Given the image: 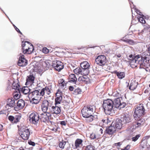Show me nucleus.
I'll return each instance as SVG.
<instances>
[{"label":"nucleus","mask_w":150,"mask_h":150,"mask_svg":"<svg viewBox=\"0 0 150 150\" xmlns=\"http://www.w3.org/2000/svg\"><path fill=\"white\" fill-rule=\"evenodd\" d=\"M52 65L56 70L58 71H60L64 68L63 63L57 60L53 61Z\"/></svg>","instance_id":"9d476101"},{"label":"nucleus","mask_w":150,"mask_h":150,"mask_svg":"<svg viewBox=\"0 0 150 150\" xmlns=\"http://www.w3.org/2000/svg\"><path fill=\"white\" fill-rule=\"evenodd\" d=\"M64 82V79H60L59 81V83L62 84Z\"/></svg>","instance_id":"4d7b16f0"},{"label":"nucleus","mask_w":150,"mask_h":150,"mask_svg":"<svg viewBox=\"0 0 150 150\" xmlns=\"http://www.w3.org/2000/svg\"><path fill=\"white\" fill-rule=\"evenodd\" d=\"M106 52L107 53H109V52H110L109 50L108 51H107Z\"/></svg>","instance_id":"774afa93"},{"label":"nucleus","mask_w":150,"mask_h":150,"mask_svg":"<svg viewBox=\"0 0 150 150\" xmlns=\"http://www.w3.org/2000/svg\"><path fill=\"white\" fill-rule=\"evenodd\" d=\"M80 67L83 70L85 76L87 75L89 73V69L90 65L87 61H84L80 64Z\"/></svg>","instance_id":"f8f14e48"},{"label":"nucleus","mask_w":150,"mask_h":150,"mask_svg":"<svg viewBox=\"0 0 150 150\" xmlns=\"http://www.w3.org/2000/svg\"><path fill=\"white\" fill-rule=\"evenodd\" d=\"M82 91L80 88H78L74 90L73 93V94L75 95H76L81 93Z\"/></svg>","instance_id":"473e14b6"},{"label":"nucleus","mask_w":150,"mask_h":150,"mask_svg":"<svg viewBox=\"0 0 150 150\" xmlns=\"http://www.w3.org/2000/svg\"><path fill=\"white\" fill-rule=\"evenodd\" d=\"M83 141L81 139H77L75 142V148L76 149L79 147L80 145L81 144Z\"/></svg>","instance_id":"c85d7f7f"},{"label":"nucleus","mask_w":150,"mask_h":150,"mask_svg":"<svg viewBox=\"0 0 150 150\" xmlns=\"http://www.w3.org/2000/svg\"><path fill=\"white\" fill-rule=\"evenodd\" d=\"M56 97L62 96V93L58 89L56 93Z\"/></svg>","instance_id":"58836bf2"},{"label":"nucleus","mask_w":150,"mask_h":150,"mask_svg":"<svg viewBox=\"0 0 150 150\" xmlns=\"http://www.w3.org/2000/svg\"><path fill=\"white\" fill-rule=\"evenodd\" d=\"M123 41L131 45H133L135 44V42L134 41L130 39L124 40Z\"/></svg>","instance_id":"72a5a7b5"},{"label":"nucleus","mask_w":150,"mask_h":150,"mask_svg":"<svg viewBox=\"0 0 150 150\" xmlns=\"http://www.w3.org/2000/svg\"><path fill=\"white\" fill-rule=\"evenodd\" d=\"M60 124L62 125H65L66 123L65 121H62L60 122Z\"/></svg>","instance_id":"5fc2aeb1"},{"label":"nucleus","mask_w":150,"mask_h":150,"mask_svg":"<svg viewBox=\"0 0 150 150\" xmlns=\"http://www.w3.org/2000/svg\"><path fill=\"white\" fill-rule=\"evenodd\" d=\"M25 43H27L28 44L30 45H31V43L28 41H25V42L23 41L22 42V49H23V48H24L25 46L26 45L25 44Z\"/></svg>","instance_id":"a18cd8bd"},{"label":"nucleus","mask_w":150,"mask_h":150,"mask_svg":"<svg viewBox=\"0 0 150 150\" xmlns=\"http://www.w3.org/2000/svg\"><path fill=\"white\" fill-rule=\"evenodd\" d=\"M17 106L14 107V110L18 111L19 108H22L25 105V102L22 99L19 100L17 102Z\"/></svg>","instance_id":"f3484780"},{"label":"nucleus","mask_w":150,"mask_h":150,"mask_svg":"<svg viewBox=\"0 0 150 150\" xmlns=\"http://www.w3.org/2000/svg\"><path fill=\"white\" fill-rule=\"evenodd\" d=\"M95 61L99 66L104 65L107 62L106 57L104 55H99L96 58Z\"/></svg>","instance_id":"9b49d317"},{"label":"nucleus","mask_w":150,"mask_h":150,"mask_svg":"<svg viewBox=\"0 0 150 150\" xmlns=\"http://www.w3.org/2000/svg\"><path fill=\"white\" fill-rule=\"evenodd\" d=\"M44 89L45 91H46L47 92V94L49 95L50 93V88L47 87H46Z\"/></svg>","instance_id":"de8ad7c7"},{"label":"nucleus","mask_w":150,"mask_h":150,"mask_svg":"<svg viewBox=\"0 0 150 150\" xmlns=\"http://www.w3.org/2000/svg\"><path fill=\"white\" fill-rule=\"evenodd\" d=\"M145 109L143 104H140L138 105L135 109L133 115L135 120H138L145 114Z\"/></svg>","instance_id":"20e7f679"},{"label":"nucleus","mask_w":150,"mask_h":150,"mask_svg":"<svg viewBox=\"0 0 150 150\" xmlns=\"http://www.w3.org/2000/svg\"><path fill=\"white\" fill-rule=\"evenodd\" d=\"M123 124L121 119L117 118L115 121L112 122L111 125L113 127H114L116 130L117 129H120L122 127V125Z\"/></svg>","instance_id":"ddd939ff"},{"label":"nucleus","mask_w":150,"mask_h":150,"mask_svg":"<svg viewBox=\"0 0 150 150\" xmlns=\"http://www.w3.org/2000/svg\"><path fill=\"white\" fill-rule=\"evenodd\" d=\"M52 105V104L50 100H44L42 104V110L44 112L49 110V112L52 114L57 115L60 114L61 111V107L56 105L55 106Z\"/></svg>","instance_id":"f03ea898"},{"label":"nucleus","mask_w":150,"mask_h":150,"mask_svg":"<svg viewBox=\"0 0 150 150\" xmlns=\"http://www.w3.org/2000/svg\"><path fill=\"white\" fill-rule=\"evenodd\" d=\"M33 70L35 72H37V71L38 70V69H37V66L34 67Z\"/></svg>","instance_id":"bf43d9fd"},{"label":"nucleus","mask_w":150,"mask_h":150,"mask_svg":"<svg viewBox=\"0 0 150 150\" xmlns=\"http://www.w3.org/2000/svg\"><path fill=\"white\" fill-rule=\"evenodd\" d=\"M146 47H147V51L149 53L150 55V45H146Z\"/></svg>","instance_id":"864d4df0"},{"label":"nucleus","mask_w":150,"mask_h":150,"mask_svg":"<svg viewBox=\"0 0 150 150\" xmlns=\"http://www.w3.org/2000/svg\"><path fill=\"white\" fill-rule=\"evenodd\" d=\"M30 121L31 123L37 125L38 122L40 117L38 113L35 112L30 114Z\"/></svg>","instance_id":"1a4fd4ad"},{"label":"nucleus","mask_w":150,"mask_h":150,"mask_svg":"<svg viewBox=\"0 0 150 150\" xmlns=\"http://www.w3.org/2000/svg\"><path fill=\"white\" fill-rule=\"evenodd\" d=\"M20 95V91L19 89L15 90V92L14 93L13 98L14 100H17L19 98Z\"/></svg>","instance_id":"cd10ccee"},{"label":"nucleus","mask_w":150,"mask_h":150,"mask_svg":"<svg viewBox=\"0 0 150 150\" xmlns=\"http://www.w3.org/2000/svg\"><path fill=\"white\" fill-rule=\"evenodd\" d=\"M94 148L92 145H89L86 146L85 150H95Z\"/></svg>","instance_id":"4c0bfd02"},{"label":"nucleus","mask_w":150,"mask_h":150,"mask_svg":"<svg viewBox=\"0 0 150 150\" xmlns=\"http://www.w3.org/2000/svg\"><path fill=\"white\" fill-rule=\"evenodd\" d=\"M12 84V87L13 89H15V90L20 89V86L19 82L16 83L14 81Z\"/></svg>","instance_id":"bb28decb"},{"label":"nucleus","mask_w":150,"mask_h":150,"mask_svg":"<svg viewBox=\"0 0 150 150\" xmlns=\"http://www.w3.org/2000/svg\"><path fill=\"white\" fill-rule=\"evenodd\" d=\"M21 131L19 132L20 135L24 140L28 139L30 135V133L28 127L23 126L21 129Z\"/></svg>","instance_id":"423d86ee"},{"label":"nucleus","mask_w":150,"mask_h":150,"mask_svg":"<svg viewBox=\"0 0 150 150\" xmlns=\"http://www.w3.org/2000/svg\"><path fill=\"white\" fill-rule=\"evenodd\" d=\"M28 143L30 145L34 146L35 145V143L33 142L32 141L30 140L28 141Z\"/></svg>","instance_id":"09e8293b"},{"label":"nucleus","mask_w":150,"mask_h":150,"mask_svg":"<svg viewBox=\"0 0 150 150\" xmlns=\"http://www.w3.org/2000/svg\"><path fill=\"white\" fill-rule=\"evenodd\" d=\"M22 49L24 54H30L34 50L33 46L32 44H31L30 47H29L28 49H25L24 48H23Z\"/></svg>","instance_id":"4be33fe9"},{"label":"nucleus","mask_w":150,"mask_h":150,"mask_svg":"<svg viewBox=\"0 0 150 150\" xmlns=\"http://www.w3.org/2000/svg\"><path fill=\"white\" fill-rule=\"evenodd\" d=\"M15 101L14 98H9L8 99L7 104L6 106V107L8 106L11 107H14L16 106L15 105Z\"/></svg>","instance_id":"aec40b11"},{"label":"nucleus","mask_w":150,"mask_h":150,"mask_svg":"<svg viewBox=\"0 0 150 150\" xmlns=\"http://www.w3.org/2000/svg\"><path fill=\"white\" fill-rule=\"evenodd\" d=\"M13 26L14 27L15 29L16 30V31L19 33H20L21 35H22V33L20 31L19 29H18L13 24Z\"/></svg>","instance_id":"c03bdc74"},{"label":"nucleus","mask_w":150,"mask_h":150,"mask_svg":"<svg viewBox=\"0 0 150 150\" xmlns=\"http://www.w3.org/2000/svg\"><path fill=\"white\" fill-rule=\"evenodd\" d=\"M113 73L115 74L119 79H122L124 78L125 76V73L123 72L117 71H115L113 72Z\"/></svg>","instance_id":"a878e982"},{"label":"nucleus","mask_w":150,"mask_h":150,"mask_svg":"<svg viewBox=\"0 0 150 150\" xmlns=\"http://www.w3.org/2000/svg\"><path fill=\"white\" fill-rule=\"evenodd\" d=\"M116 131L115 128L111 125L106 128L105 132L109 135H112Z\"/></svg>","instance_id":"6ab92c4d"},{"label":"nucleus","mask_w":150,"mask_h":150,"mask_svg":"<svg viewBox=\"0 0 150 150\" xmlns=\"http://www.w3.org/2000/svg\"><path fill=\"white\" fill-rule=\"evenodd\" d=\"M28 79L27 80L26 82H27L28 81L32 83L33 82L35 79V77L33 75H30L28 77Z\"/></svg>","instance_id":"f704fd0d"},{"label":"nucleus","mask_w":150,"mask_h":150,"mask_svg":"<svg viewBox=\"0 0 150 150\" xmlns=\"http://www.w3.org/2000/svg\"><path fill=\"white\" fill-rule=\"evenodd\" d=\"M65 144V141L63 140H62V141L59 142V147L62 149H63Z\"/></svg>","instance_id":"c9c22d12"},{"label":"nucleus","mask_w":150,"mask_h":150,"mask_svg":"<svg viewBox=\"0 0 150 150\" xmlns=\"http://www.w3.org/2000/svg\"><path fill=\"white\" fill-rule=\"evenodd\" d=\"M113 101L110 99H108L104 101L103 107L106 114L110 115L114 107Z\"/></svg>","instance_id":"7ed1b4c3"},{"label":"nucleus","mask_w":150,"mask_h":150,"mask_svg":"<svg viewBox=\"0 0 150 150\" xmlns=\"http://www.w3.org/2000/svg\"><path fill=\"white\" fill-rule=\"evenodd\" d=\"M138 85L137 82L132 80L129 87V89L133 91L136 89Z\"/></svg>","instance_id":"5701e85b"},{"label":"nucleus","mask_w":150,"mask_h":150,"mask_svg":"<svg viewBox=\"0 0 150 150\" xmlns=\"http://www.w3.org/2000/svg\"><path fill=\"white\" fill-rule=\"evenodd\" d=\"M141 136L140 134H138L136 136L133 137L132 139V141L134 142H136Z\"/></svg>","instance_id":"ea45409f"},{"label":"nucleus","mask_w":150,"mask_h":150,"mask_svg":"<svg viewBox=\"0 0 150 150\" xmlns=\"http://www.w3.org/2000/svg\"><path fill=\"white\" fill-rule=\"evenodd\" d=\"M141 125V123L139 122H136L135 123V124H134V125L135 126V127H138L140 126Z\"/></svg>","instance_id":"3c124183"},{"label":"nucleus","mask_w":150,"mask_h":150,"mask_svg":"<svg viewBox=\"0 0 150 150\" xmlns=\"http://www.w3.org/2000/svg\"><path fill=\"white\" fill-rule=\"evenodd\" d=\"M121 55L120 54H118L117 55V57H118L120 58L121 57Z\"/></svg>","instance_id":"69168bd1"},{"label":"nucleus","mask_w":150,"mask_h":150,"mask_svg":"<svg viewBox=\"0 0 150 150\" xmlns=\"http://www.w3.org/2000/svg\"><path fill=\"white\" fill-rule=\"evenodd\" d=\"M69 88L70 91H72L73 90L74 88L73 86H70L69 87Z\"/></svg>","instance_id":"6e6d98bb"},{"label":"nucleus","mask_w":150,"mask_h":150,"mask_svg":"<svg viewBox=\"0 0 150 150\" xmlns=\"http://www.w3.org/2000/svg\"><path fill=\"white\" fill-rule=\"evenodd\" d=\"M100 132H101V134H103V129H102V128H100Z\"/></svg>","instance_id":"0e129e2a"},{"label":"nucleus","mask_w":150,"mask_h":150,"mask_svg":"<svg viewBox=\"0 0 150 150\" xmlns=\"http://www.w3.org/2000/svg\"><path fill=\"white\" fill-rule=\"evenodd\" d=\"M3 126L0 124V131H2L3 130Z\"/></svg>","instance_id":"052dcab7"},{"label":"nucleus","mask_w":150,"mask_h":150,"mask_svg":"<svg viewBox=\"0 0 150 150\" xmlns=\"http://www.w3.org/2000/svg\"><path fill=\"white\" fill-rule=\"evenodd\" d=\"M28 64V61L24 57L23 55L20 56L18 62V64L19 66L24 67L26 66Z\"/></svg>","instance_id":"dca6fc26"},{"label":"nucleus","mask_w":150,"mask_h":150,"mask_svg":"<svg viewBox=\"0 0 150 150\" xmlns=\"http://www.w3.org/2000/svg\"><path fill=\"white\" fill-rule=\"evenodd\" d=\"M61 86L64 87V86H66V84L65 83V82H64L63 83H62L61 84Z\"/></svg>","instance_id":"e2e57ef3"},{"label":"nucleus","mask_w":150,"mask_h":150,"mask_svg":"<svg viewBox=\"0 0 150 150\" xmlns=\"http://www.w3.org/2000/svg\"><path fill=\"white\" fill-rule=\"evenodd\" d=\"M115 146H121V145L122 144V143H121V142H118L117 143H115Z\"/></svg>","instance_id":"13d9d810"},{"label":"nucleus","mask_w":150,"mask_h":150,"mask_svg":"<svg viewBox=\"0 0 150 150\" xmlns=\"http://www.w3.org/2000/svg\"><path fill=\"white\" fill-rule=\"evenodd\" d=\"M130 145H127L126 147L124 148L125 150H129L130 148Z\"/></svg>","instance_id":"603ef678"},{"label":"nucleus","mask_w":150,"mask_h":150,"mask_svg":"<svg viewBox=\"0 0 150 150\" xmlns=\"http://www.w3.org/2000/svg\"><path fill=\"white\" fill-rule=\"evenodd\" d=\"M113 102L114 108H118L119 110L124 108L126 105V103L123 102L122 98H117L115 99Z\"/></svg>","instance_id":"0eeeda50"},{"label":"nucleus","mask_w":150,"mask_h":150,"mask_svg":"<svg viewBox=\"0 0 150 150\" xmlns=\"http://www.w3.org/2000/svg\"><path fill=\"white\" fill-rule=\"evenodd\" d=\"M128 58L129 64L132 68L137 67V64H139L140 67H145L149 60V58L146 56L140 57L139 55L135 56L132 54L129 55Z\"/></svg>","instance_id":"f257e3e1"},{"label":"nucleus","mask_w":150,"mask_h":150,"mask_svg":"<svg viewBox=\"0 0 150 150\" xmlns=\"http://www.w3.org/2000/svg\"><path fill=\"white\" fill-rule=\"evenodd\" d=\"M47 113L48 114H50V112H47V111L44 112V113H42L40 114L39 116L40 119L41 120L44 122H48L49 121V116H48Z\"/></svg>","instance_id":"2eb2a0df"},{"label":"nucleus","mask_w":150,"mask_h":150,"mask_svg":"<svg viewBox=\"0 0 150 150\" xmlns=\"http://www.w3.org/2000/svg\"><path fill=\"white\" fill-rule=\"evenodd\" d=\"M135 11L137 13L140 15L141 16L144 17V15L142 14V13L139 10L137 9V8H134Z\"/></svg>","instance_id":"a19ab883"},{"label":"nucleus","mask_w":150,"mask_h":150,"mask_svg":"<svg viewBox=\"0 0 150 150\" xmlns=\"http://www.w3.org/2000/svg\"><path fill=\"white\" fill-rule=\"evenodd\" d=\"M128 1L129 2V4H130V6H131V8H132V6H131V4H133V2H132V1H130L131 0H128Z\"/></svg>","instance_id":"680f3d73"},{"label":"nucleus","mask_w":150,"mask_h":150,"mask_svg":"<svg viewBox=\"0 0 150 150\" xmlns=\"http://www.w3.org/2000/svg\"><path fill=\"white\" fill-rule=\"evenodd\" d=\"M84 117L86 118V120L88 122H91L93 120L94 117L91 115L90 116L88 115L87 117Z\"/></svg>","instance_id":"c756f323"},{"label":"nucleus","mask_w":150,"mask_h":150,"mask_svg":"<svg viewBox=\"0 0 150 150\" xmlns=\"http://www.w3.org/2000/svg\"><path fill=\"white\" fill-rule=\"evenodd\" d=\"M20 91L22 92L23 93L25 94H27L31 92V90L27 86H25L23 87H20L19 89Z\"/></svg>","instance_id":"393cba45"},{"label":"nucleus","mask_w":150,"mask_h":150,"mask_svg":"<svg viewBox=\"0 0 150 150\" xmlns=\"http://www.w3.org/2000/svg\"><path fill=\"white\" fill-rule=\"evenodd\" d=\"M69 82L76 84L77 79L76 75L74 74H71L69 75Z\"/></svg>","instance_id":"412c9836"},{"label":"nucleus","mask_w":150,"mask_h":150,"mask_svg":"<svg viewBox=\"0 0 150 150\" xmlns=\"http://www.w3.org/2000/svg\"><path fill=\"white\" fill-rule=\"evenodd\" d=\"M49 50L46 47H44L42 49V52L43 53L47 54L49 52Z\"/></svg>","instance_id":"37998d69"},{"label":"nucleus","mask_w":150,"mask_h":150,"mask_svg":"<svg viewBox=\"0 0 150 150\" xmlns=\"http://www.w3.org/2000/svg\"><path fill=\"white\" fill-rule=\"evenodd\" d=\"M78 80L79 81H85V78L83 76H80L78 79Z\"/></svg>","instance_id":"8fccbe9b"},{"label":"nucleus","mask_w":150,"mask_h":150,"mask_svg":"<svg viewBox=\"0 0 150 150\" xmlns=\"http://www.w3.org/2000/svg\"><path fill=\"white\" fill-rule=\"evenodd\" d=\"M44 89L42 88L40 91V90H34L29 93V95L32 98H39L40 96H43L45 94Z\"/></svg>","instance_id":"6e6552de"},{"label":"nucleus","mask_w":150,"mask_h":150,"mask_svg":"<svg viewBox=\"0 0 150 150\" xmlns=\"http://www.w3.org/2000/svg\"><path fill=\"white\" fill-rule=\"evenodd\" d=\"M112 94L113 96L117 97V98H122L121 96V94L117 92H114Z\"/></svg>","instance_id":"79ce46f5"},{"label":"nucleus","mask_w":150,"mask_h":150,"mask_svg":"<svg viewBox=\"0 0 150 150\" xmlns=\"http://www.w3.org/2000/svg\"><path fill=\"white\" fill-rule=\"evenodd\" d=\"M21 117V115L19 114L14 116L10 115L8 117V120L13 124H16L19 122Z\"/></svg>","instance_id":"4468645a"},{"label":"nucleus","mask_w":150,"mask_h":150,"mask_svg":"<svg viewBox=\"0 0 150 150\" xmlns=\"http://www.w3.org/2000/svg\"><path fill=\"white\" fill-rule=\"evenodd\" d=\"M121 120L123 124L129 123L132 121L131 117L128 115H125L123 117H121Z\"/></svg>","instance_id":"a211bd4d"},{"label":"nucleus","mask_w":150,"mask_h":150,"mask_svg":"<svg viewBox=\"0 0 150 150\" xmlns=\"http://www.w3.org/2000/svg\"><path fill=\"white\" fill-rule=\"evenodd\" d=\"M95 109V106L94 105H88L84 106L81 110V113L83 117H87L93 113Z\"/></svg>","instance_id":"39448f33"},{"label":"nucleus","mask_w":150,"mask_h":150,"mask_svg":"<svg viewBox=\"0 0 150 150\" xmlns=\"http://www.w3.org/2000/svg\"><path fill=\"white\" fill-rule=\"evenodd\" d=\"M144 18H146L145 16H144V17L141 16L138 19L139 20V21L140 23H145L146 21L144 20Z\"/></svg>","instance_id":"e433bc0d"},{"label":"nucleus","mask_w":150,"mask_h":150,"mask_svg":"<svg viewBox=\"0 0 150 150\" xmlns=\"http://www.w3.org/2000/svg\"><path fill=\"white\" fill-rule=\"evenodd\" d=\"M38 98H32L30 102L32 103L33 104H37L39 102V99Z\"/></svg>","instance_id":"2f4dec72"},{"label":"nucleus","mask_w":150,"mask_h":150,"mask_svg":"<svg viewBox=\"0 0 150 150\" xmlns=\"http://www.w3.org/2000/svg\"><path fill=\"white\" fill-rule=\"evenodd\" d=\"M83 71V70L81 67H77L73 70L74 73L77 74H80L82 75H85Z\"/></svg>","instance_id":"b1692460"},{"label":"nucleus","mask_w":150,"mask_h":150,"mask_svg":"<svg viewBox=\"0 0 150 150\" xmlns=\"http://www.w3.org/2000/svg\"><path fill=\"white\" fill-rule=\"evenodd\" d=\"M62 99V96L56 97L55 99V105H57L58 104L61 103Z\"/></svg>","instance_id":"7c9ffc66"},{"label":"nucleus","mask_w":150,"mask_h":150,"mask_svg":"<svg viewBox=\"0 0 150 150\" xmlns=\"http://www.w3.org/2000/svg\"><path fill=\"white\" fill-rule=\"evenodd\" d=\"M90 138L91 139H93L96 138V135L94 133H92L91 134L90 136Z\"/></svg>","instance_id":"49530a36"},{"label":"nucleus","mask_w":150,"mask_h":150,"mask_svg":"<svg viewBox=\"0 0 150 150\" xmlns=\"http://www.w3.org/2000/svg\"><path fill=\"white\" fill-rule=\"evenodd\" d=\"M102 121L103 122L105 123V122L106 120H102Z\"/></svg>","instance_id":"338daca9"}]
</instances>
